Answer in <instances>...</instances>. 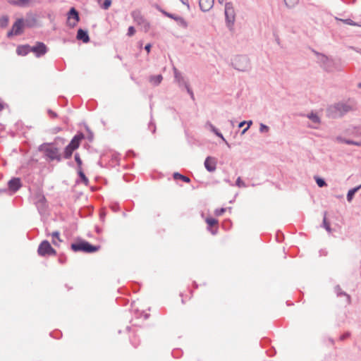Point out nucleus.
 <instances>
[{
	"label": "nucleus",
	"mask_w": 361,
	"mask_h": 361,
	"mask_svg": "<svg viewBox=\"0 0 361 361\" xmlns=\"http://www.w3.org/2000/svg\"><path fill=\"white\" fill-rule=\"evenodd\" d=\"M13 35H14V31L13 29H11V30H10L8 33H7V37H11Z\"/></svg>",
	"instance_id": "603ef678"
},
{
	"label": "nucleus",
	"mask_w": 361,
	"mask_h": 361,
	"mask_svg": "<svg viewBox=\"0 0 361 361\" xmlns=\"http://www.w3.org/2000/svg\"><path fill=\"white\" fill-rule=\"evenodd\" d=\"M59 235L60 233L59 231H54L51 233L52 243L56 246H59V243L61 242Z\"/></svg>",
	"instance_id": "a878e982"
},
{
	"label": "nucleus",
	"mask_w": 361,
	"mask_h": 361,
	"mask_svg": "<svg viewBox=\"0 0 361 361\" xmlns=\"http://www.w3.org/2000/svg\"><path fill=\"white\" fill-rule=\"evenodd\" d=\"M75 160L78 164V169H81L82 160L78 154H75Z\"/></svg>",
	"instance_id": "a19ab883"
},
{
	"label": "nucleus",
	"mask_w": 361,
	"mask_h": 361,
	"mask_svg": "<svg viewBox=\"0 0 361 361\" xmlns=\"http://www.w3.org/2000/svg\"><path fill=\"white\" fill-rule=\"evenodd\" d=\"M245 123H246V121H245L240 122V123L238 124V128H243Z\"/></svg>",
	"instance_id": "864d4df0"
},
{
	"label": "nucleus",
	"mask_w": 361,
	"mask_h": 361,
	"mask_svg": "<svg viewBox=\"0 0 361 361\" xmlns=\"http://www.w3.org/2000/svg\"><path fill=\"white\" fill-rule=\"evenodd\" d=\"M184 86L185 87V88H186V90H187L188 92L191 95V97H193V92H192V91L190 90V87H189L188 84L187 82H185Z\"/></svg>",
	"instance_id": "de8ad7c7"
},
{
	"label": "nucleus",
	"mask_w": 361,
	"mask_h": 361,
	"mask_svg": "<svg viewBox=\"0 0 361 361\" xmlns=\"http://www.w3.org/2000/svg\"><path fill=\"white\" fill-rule=\"evenodd\" d=\"M217 160L214 157H207L204 161V167L209 172H214L216 169Z\"/></svg>",
	"instance_id": "4468645a"
},
{
	"label": "nucleus",
	"mask_w": 361,
	"mask_h": 361,
	"mask_svg": "<svg viewBox=\"0 0 361 361\" xmlns=\"http://www.w3.org/2000/svg\"><path fill=\"white\" fill-rule=\"evenodd\" d=\"M317 62L326 71H331L334 68V61L327 56L316 52Z\"/></svg>",
	"instance_id": "423d86ee"
},
{
	"label": "nucleus",
	"mask_w": 361,
	"mask_h": 361,
	"mask_svg": "<svg viewBox=\"0 0 361 361\" xmlns=\"http://www.w3.org/2000/svg\"><path fill=\"white\" fill-rule=\"evenodd\" d=\"M133 17L136 23L141 26V29L147 32L149 30L150 25L138 12H133Z\"/></svg>",
	"instance_id": "6e6552de"
},
{
	"label": "nucleus",
	"mask_w": 361,
	"mask_h": 361,
	"mask_svg": "<svg viewBox=\"0 0 361 361\" xmlns=\"http://www.w3.org/2000/svg\"><path fill=\"white\" fill-rule=\"evenodd\" d=\"M353 110V102H340L329 106L326 109L327 116L333 118H341L348 112Z\"/></svg>",
	"instance_id": "f257e3e1"
},
{
	"label": "nucleus",
	"mask_w": 361,
	"mask_h": 361,
	"mask_svg": "<svg viewBox=\"0 0 361 361\" xmlns=\"http://www.w3.org/2000/svg\"><path fill=\"white\" fill-rule=\"evenodd\" d=\"M48 113H49V114L51 116H52V117H54V118H55V117H56V116H57V114H56L55 112H54L53 111H51V110H49V111H48Z\"/></svg>",
	"instance_id": "3c124183"
},
{
	"label": "nucleus",
	"mask_w": 361,
	"mask_h": 361,
	"mask_svg": "<svg viewBox=\"0 0 361 361\" xmlns=\"http://www.w3.org/2000/svg\"><path fill=\"white\" fill-rule=\"evenodd\" d=\"M8 185L10 190L12 192H16L21 187L20 179L18 178H13L8 181Z\"/></svg>",
	"instance_id": "6ab92c4d"
},
{
	"label": "nucleus",
	"mask_w": 361,
	"mask_h": 361,
	"mask_svg": "<svg viewBox=\"0 0 361 361\" xmlns=\"http://www.w3.org/2000/svg\"><path fill=\"white\" fill-rule=\"evenodd\" d=\"M77 39L78 40L82 41L84 43L89 42L90 37H89L87 31L84 30L82 29H79L77 32Z\"/></svg>",
	"instance_id": "412c9836"
},
{
	"label": "nucleus",
	"mask_w": 361,
	"mask_h": 361,
	"mask_svg": "<svg viewBox=\"0 0 361 361\" xmlns=\"http://www.w3.org/2000/svg\"><path fill=\"white\" fill-rule=\"evenodd\" d=\"M181 1V3L184 5H185L188 8V10L190 11V5H189V3H188V0H180Z\"/></svg>",
	"instance_id": "09e8293b"
},
{
	"label": "nucleus",
	"mask_w": 361,
	"mask_h": 361,
	"mask_svg": "<svg viewBox=\"0 0 361 361\" xmlns=\"http://www.w3.org/2000/svg\"><path fill=\"white\" fill-rule=\"evenodd\" d=\"M173 73L175 80L178 82L179 85H184L185 82H186L184 80V78L182 76L181 73L177 70L176 68L173 67Z\"/></svg>",
	"instance_id": "4be33fe9"
},
{
	"label": "nucleus",
	"mask_w": 361,
	"mask_h": 361,
	"mask_svg": "<svg viewBox=\"0 0 361 361\" xmlns=\"http://www.w3.org/2000/svg\"><path fill=\"white\" fill-rule=\"evenodd\" d=\"M78 174H79V176L80 177V178L82 179V180L83 181V183L87 185L88 184L89 180H88L87 178L85 176V175L84 174V173L82 171L81 169H79Z\"/></svg>",
	"instance_id": "f704fd0d"
},
{
	"label": "nucleus",
	"mask_w": 361,
	"mask_h": 361,
	"mask_svg": "<svg viewBox=\"0 0 361 361\" xmlns=\"http://www.w3.org/2000/svg\"><path fill=\"white\" fill-rule=\"evenodd\" d=\"M30 51H31V46H30V45L19 46L16 49L17 54L18 55H21V56H25Z\"/></svg>",
	"instance_id": "5701e85b"
},
{
	"label": "nucleus",
	"mask_w": 361,
	"mask_h": 361,
	"mask_svg": "<svg viewBox=\"0 0 361 361\" xmlns=\"http://www.w3.org/2000/svg\"><path fill=\"white\" fill-rule=\"evenodd\" d=\"M83 138H84V135L82 133H79L73 137L71 142L68 145L70 147V148H73V149H76L79 147L80 141Z\"/></svg>",
	"instance_id": "a211bd4d"
},
{
	"label": "nucleus",
	"mask_w": 361,
	"mask_h": 361,
	"mask_svg": "<svg viewBox=\"0 0 361 361\" xmlns=\"http://www.w3.org/2000/svg\"><path fill=\"white\" fill-rule=\"evenodd\" d=\"M357 86L358 87L361 88V82L358 83Z\"/></svg>",
	"instance_id": "0e129e2a"
},
{
	"label": "nucleus",
	"mask_w": 361,
	"mask_h": 361,
	"mask_svg": "<svg viewBox=\"0 0 361 361\" xmlns=\"http://www.w3.org/2000/svg\"><path fill=\"white\" fill-rule=\"evenodd\" d=\"M39 149L41 151H44L46 157L49 158L51 161L61 160V155L59 154L58 148L52 147L48 144H44L40 146Z\"/></svg>",
	"instance_id": "39448f33"
},
{
	"label": "nucleus",
	"mask_w": 361,
	"mask_h": 361,
	"mask_svg": "<svg viewBox=\"0 0 361 361\" xmlns=\"http://www.w3.org/2000/svg\"><path fill=\"white\" fill-rule=\"evenodd\" d=\"M74 150H75V149L70 148V147L68 145H67L64 150V157L66 159H69L72 156V154Z\"/></svg>",
	"instance_id": "c756f323"
},
{
	"label": "nucleus",
	"mask_w": 361,
	"mask_h": 361,
	"mask_svg": "<svg viewBox=\"0 0 361 361\" xmlns=\"http://www.w3.org/2000/svg\"><path fill=\"white\" fill-rule=\"evenodd\" d=\"M8 17L5 16L0 18V27H5L8 25Z\"/></svg>",
	"instance_id": "473e14b6"
},
{
	"label": "nucleus",
	"mask_w": 361,
	"mask_h": 361,
	"mask_svg": "<svg viewBox=\"0 0 361 361\" xmlns=\"http://www.w3.org/2000/svg\"><path fill=\"white\" fill-rule=\"evenodd\" d=\"M135 33V30L134 27H133V26H130V27H128L127 35H128L129 37H131V36H133Z\"/></svg>",
	"instance_id": "37998d69"
},
{
	"label": "nucleus",
	"mask_w": 361,
	"mask_h": 361,
	"mask_svg": "<svg viewBox=\"0 0 361 361\" xmlns=\"http://www.w3.org/2000/svg\"><path fill=\"white\" fill-rule=\"evenodd\" d=\"M160 11L166 16L171 18V19H173L174 20H176L178 23V25L179 26H180L181 27H183V28H187L188 26V23H187V21L182 17L180 16H176L174 14H172V13H168L164 10H161L160 9Z\"/></svg>",
	"instance_id": "f8f14e48"
},
{
	"label": "nucleus",
	"mask_w": 361,
	"mask_h": 361,
	"mask_svg": "<svg viewBox=\"0 0 361 361\" xmlns=\"http://www.w3.org/2000/svg\"><path fill=\"white\" fill-rule=\"evenodd\" d=\"M247 125V128H250V127L251 126V125L252 124V121H246V123Z\"/></svg>",
	"instance_id": "4d7b16f0"
},
{
	"label": "nucleus",
	"mask_w": 361,
	"mask_h": 361,
	"mask_svg": "<svg viewBox=\"0 0 361 361\" xmlns=\"http://www.w3.org/2000/svg\"><path fill=\"white\" fill-rule=\"evenodd\" d=\"M338 140H339L340 141L343 142H345V144H348V145H356V146H360L361 145V142H360L353 141V140H347V139H343L341 137H338Z\"/></svg>",
	"instance_id": "cd10ccee"
},
{
	"label": "nucleus",
	"mask_w": 361,
	"mask_h": 361,
	"mask_svg": "<svg viewBox=\"0 0 361 361\" xmlns=\"http://www.w3.org/2000/svg\"><path fill=\"white\" fill-rule=\"evenodd\" d=\"M151 126H154L153 130H152V133H154V132H155V130H156V127L154 126V123H153L152 121L149 123V127L150 128V127H151Z\"/></svg>",
	"instance_id": "5fc2aeb1"
},
{
	"label": "nucleus",
	"mask_w": 361,
	"mask_h": 361,
	"mask_svg": "<svg viewBox=\"0 0 361 361\" xmlns=\"http://www.w3.org/2000/svg\"><path fill=\"white\" fill-rule=\"evenodd\" d=\"M173 178L175 179H180L185 183H189L190 181V180L188 177L183 176L178 173H174Z\"/></svg>",
	"instance_id": "7c9ffc66"
},
{
	"label": "nucleus",
	"mask_w": 361,
	"mask_h": 361,
	"mask_svg": "<svg viewBox=\"0 0 361 361\" xmlns=\"http://www.w3.org/2000/svg\"><path fill=\"white\" fill-rule=\"evenodd\" d=\"M80 20L79 13L75 8H71L68 13L67 24L71 27H74Z\"/></svg>",
	"instance_id": "1a4fd4ad"
},
{
	"label": "nucleus",
	"mask_w": 361,
	"mask_h": 361,
	"mask_svg": "<svg viewBox=\"0 0 361 361\" xmlns=\"http://www.w3.org/2000/svg\"><path fill=\"white\" fill-rule=\"evenodd\" d=\"M335 291H336V293L338 296L344 295L345 297V298H346V302L348 304H350V295H348L347 293L341 291V289L339 286H336Z\"/></svg>",
	"instance_id": "bb28decb"
},
{
	"label": "nucleus",
	"mask_w": 361,
	"mask_h": 361,
	"mask_svg": "<svg viewBox=\"0 0 361 361\" xmlns=\"http://www.w3.org/2000/svg\"><path fill=\"white\" fill-rule=\"evenodd\" d=\"M4 109V104L0 103V111Z\"/></svg>",
	"instance_id": "052dcab7"
},
{
	"label": "nucleus",
	"mask_w": 361,
	"mask_h": 361,
	"mask_svg": "<svg viewBox=\"0 0 361 361\" xmlns=\"http://www.w3.org/2000/svg\"><path fill=\"white\" fill-rule=\"evenodd\" d=\"M151 47H152V45L150 44H147L145 47V49L147 51V53H149L150 52V50H151Z\"/></svg>",
	"instance_id": "8fccbe9b"
},
{
	"label": "nucleus",
	"mask_w": 361,
	"mask_h": 361,
	"mask_svg": "<svg viewBox=\"0 0 361 361\" xmlns=\"http://www.w3.org/2000/svg\"><path fill=\"white\" fill-rule=\"evenodd\" d=\"M23 19L25 27H33L37 25V20L36 15L31 12L27 13Z\"/></svg>",
	"instance_id": "ddd939ff"
},
{
	"label": "nucleus",
	"mask_w": 361,
	"mask_h": 361,
	"mask_svg": "<svg viewBox=\"0 0 361 361\" xmlns=\"http://www.w3.org/2000/svg\"><path fill=\"white\" fill-rule=\"evenodd\" d=\"M336 20H341L342 21L343 23L347 24V25H353V26H359V27H361V24H359V23H357L355 22H354L353 20H352L351 19H338V18H336Z\"/></svg>",
	"instance_id": "c85d7f7f"
},
{
	"label": "nucleus",
	"mask_w": 361,
	"mask_h": 361,
	"mask_svg": "<svg viewBox=\"0 0 361 361\" xmlns=\"http://www.w3.org/2000/svg\"><path fill=\"white\" fill-rule=\"evenodd\" d=\"M215 135H216V136H218L219 137H220V138H221L224 142H226V145H228V142H226V140H225L224 137L223 136V135H222V134H221L219 130L215 133Z\"/></svg>",
	"instance_id": "49530a36"
},
{
	"label": "nucleus",
	"mask_w": 361,
	"mask_h": 361,
	"mask_svg": "<svg viewBox=\"0 0 361 361\" xmlns=\"http://www.w3.org/2000/svg\"><path fill=\"white\" fill-rule=\"evenodd\" d=\"M224 13L226 26L232 32L234 30L233 27L235 20V13L232 3L228 2L225 4Z\"/></svg>",
	"instance_id": "7ed1b4c3"
},
{
	"label": "nucleus",
	"mask_w": 361,
	"mask_h": 361,
	"mask_svg": "<svg viewBox=\"0 0 361 361\" xmlns=\"http://www.w3.org/2000/svg\"><path fill=\"white\" fill-rule=\"evenodd\" d=\"M226 211V209L224 208H221L219 209H216L215 211V214L216 216H221V214H223Z\"/></svg>",
	"instance_id": "c03bdc74"
},
{
	"label": "nucleus",
	"mask_w": 361,
	"mask_h": 361,
	"mask_svg": "<svg viewBox=\"0 0 361 361\" xmlns=\"http://www.w3.org/2000/svg\"><path fill=\"white\" fill-rule=\"evenodd\" d=\"M235 185L239 188H245V183L241 180L240 177H238L236 180Z\"/></svg>",
	"instance_id": "58836bf2"
},
{
	"label": "nucleus",
	"mask_w": 361,
	"mask_h": 361,
	"mask_svg": "<svg viewBox=\"0 0 361 361\" xmlns=\"http://www.w3.org/2000/svg\"><path fill=\"white\" fill-rule=\"evenodd\" d=\"M214 0H199L200 9L203 12L209 11L214 6Z\"/></svg>",
	"instance_id": "f3484780"
},
{
	"label": "nucleus",
	"mask_w": 361,
	"mask_h": 361,
	"mask_svg": "<svg viewBox=\"0 0 361 361\" xmlns=\"http://www.w3.org/2000/svg\"><path fill=\"white\" fill-rule=\"evenodd\" d=\"M38 254L41 256L54 255L56 251L52 248L47 240H43L38 247Z\"/></svg>",
	"instance_id": "0eeeda50"
},
{
	"label": "nucleus",
	"mask_w": 361,
	"mask_h": 361,
	"mask_svg": "<svg viewBox=\"0 0 361 361\" xmlns=\"http://www.w3.org/2000/svg\"><path fill=\"white\" fill-rule=\"evenodd\" d=\"M206 221L209 226H213L217 224V221L213 218H207Z\"/></svg>",
	"instance_id": "ea45409f"
},
{
	"label": "nucleus",
	"mask_w": 361,
	"mask_h": 361,
	"mask_svg": "<svg viewBox=\"0 0 361 361\" xmlns=\"http://www.w3.org/2000/svg\"><path fill=\"white\" fill-rule=\"evenodd\" d=\"M354 51H355L356 52L359 53L360 54H361V49H357V48H355V47H351Z\"/></svg>",
	"instance_id": "6e6d98bb"
},
{
	"label": "nucleus",
	"mask_w": 361,
	"mask_h": 361,
	"mask_svg": "<svg viewBox=\"0 0 361 361\" xmlns=\"http://www.w3.org/2000/svg\"><path fill=\"white\" fill-rule=\"evenodd\" d=\"M31 51L33 52L37 57H40L47 52V47L43 42H37L35 45L31 47Z\"/></svg>",
	"instance_id": "9b49d317"
},
{
	"label": "nucleus",
	"mask_w": 361,
	"mask_h": 361,
	"mask_svg": "<svg viewBox=\"0 0 361 361\" xmlns=\"http://www.w3.org/2000/svg\"><path fill=\"white\" fill-rule=\"evenodd\" d=\"M361 188V185L355 187L353 189H350L347 194V200L350 202L355 195V194Z\"/></svg>",
	"instance_id": "393cba45"
},
{
	"label": "nucleus",
	"mask_w": 361,
	"mask_h": 361,
	"mask_svg": "<svg viewBox=\"0 0 361 361\" xmlns=\"http://www.w3.org/2000/svg\"><path fill=\"white\" fill-rule=\"evenodd\" d=\"M307 118H308L313 123V125H310L309 126L313 128H317V126L320 123V118L319 116L314 112H311L306 115Z\"/></svg>",
	"instance_id": "aec40b11"
},
{
	"label": "nucleus",
	"mask_w": 361,
	"mask_h": 361,
	"mask_svg": "<svg viewBox=\"0 0 361 361\" xmlns=\"http://www.w3.org/2000/svg\"><path fill=\"white\" fill-rule=\"evenodd\" d=\"M206 127L208 128L214 134L218 131V129L216 128L210 122H207L206 123Z\"/></svg>",
	"instance_id": "4c0bfd02"
},
{
	"label": "nucleus",
	"mask_w": 361,
	"mask_h": 361,
	"mask_svg": "<svg viewBox=\"0 0 361 361\" xmlns=\"http://www.w3.org/2000/svg\"><path fill=\"white\" fill-rule=\"evenodd\" d=\"M24 27V19L18 18L12 26V29L14 31V35H20V34H22Z\"/></svg>",
	"instance_id": "dca6fc26"
},
{
	"label": "nucleus",
	"mask_w": 361,
	"mask_h": 361,
	"mask_svg": "<svg viewBox=\"0 0 361 361\" xmlns=\"http://www.w3.org/2000/svg\"><path fill=\"white\" fill-rule=\"evenodd\" d=\"M162 80L163 77L160 74L157 75H151L149 78V82L155 86L159 85L161 82Z\"/></svg>",
	"instance_id": "b1692460"
},
{
	"label": "nucleus",
	"mask_w": 361,
	"mask_h": 361,
	"mask_svg": "<svg viewBox=\"0 0 361 361\" xmlns=\"http://www.w3.org/2000/svg\"><path fill=\"white\" fill-rule=\"evenodd\" d=\"M269 130V126H267V125H265L264 123H260L259 131L261 133H268Z\"/></svg>",
	"instance_id": "c9c22d12"
},
{
	"label": "nucleus",
	"mask_w": 361,
	"mask_h": 361,
	"mask_svg": "<svg viewBox=\"0 0 361 361\" xmlns=\"http://www.w3.org/2000/svg\"><path fill=\"white\" fill-rule=\"evenodd\" d=\"M35 203L40 212L46 208V199L40 191H37L34 196Z\"/></svg>",
	"instance_id": "9d476101"
},
{
	"label": "nucleus",
	"mask_w": 361,
	"mask_h": 361,
	"mask_svg": "<svg viewBox=\"0 0 361 361\" xmlns=\"http://www.w3.org/2000/svg\"><path fill=\"white\" fill-rule=\"evenodd\" d=\"M71 249L75 252L92 253L98 251L99 246L92 245L85 240H79L71 245Z\"/></svg>",
	"instance_id": "f03ea898"
},
{
	"label": "nucleus",
	"mask_w": 361,
	"mask_h": 361,
	"mask_svg": "<svg viewBox=\"0 0 361 361\" xmlns=\"http://www.w3.org/2000/svg\"><path fill=\"white\" fill-rule=\"evenodd\" d=\"M329 343H330L331 345H334V343H335V341H334V340L332 338H329Z\"/></svg>",
	"instance_id": "13d9d810"
},
{
	"label": "nucleus",
	"mask_w": 361,
	"mask_h": 361,
	"mask_svg": "<svg viewBox=\"0 0 361 361\" xmlns=\"http://www.w3.org/2000/svg\"><path fill=\"white\" fill-rule=\"evenodd\" d=\"M230 123H231V126H233V125H234L233 121H230Z\"/></svg>",
	"instance_id": "e2e57ef3"
},
{
	"label": "nucleus",
	"mask_w": 361,
	"mask_h": 361,
	"mask_svg": "<svg viewBox=\"0 0 361 361\" xmlns=\"http://www.w3.org/2000/svg\"><path fill=\"white\" fill-rule=\"evenodd\" d=\"M283 1L285 2L286 6L288 8H293L299 3V0H283Z\"/></svg>",
	"instance_id": "2f4dec72"
},
{
	"label": "nucleus",
	"mask_w": 361,
	"mask_h": 361,
	"mask_svg": "<svg viewBox=\"0 0 361 361\" xmlns=\"http://www.w3.org/2000/svg\"><path fill=\"white\" fill-rule=\"evenodd\" d=\"M218 2H219L220 4H223V3L224 2V0H218Z\"/></svg>",
	"instance_id": "680f3d73"
},
{
	"label": "nucleus",
	"mask_w": 361,
	"mask_h": 361,
	"mask_svg": "<svg viewBox=\"0 0 361 361\" xmlns=\"http://www.w3.org/2000/svg\"><path fill=\"white\" fill-rule=\"evenodd\" d=\"M350 334L349 332H346L340 336V340L344 341L346 338H348L350 336Z\"/></svg>",
	"instance_id": "a18cd8bd"
},
{
	"label": "nucleus",
	"mask_w": 361,
	"mask_h": 361,
	"mask_svg": "<svg viewBox=\"0 0 361 361\" xmlns=\"http://www.w3.org/2000/svg\"><path fill=\"white\" fill-rule=\"evenodd\" d=\"M235 69L240 71H246L250 68V63L248 57L240 55L235 57L232 63Z\"/></svg>",
	"instance_id": "20e7f679"
},
{
	"label": "nucleus",
	"mask_w": 361,
	"mask_h": 361,
	"mask_svg": "<svg viewBox=\"0 0 361 361\" xmlns=\"http://www.w3.org/2000/svg\"><path fill=\"white\" fill-rule=\"evenodd\" d=\"M142 46V42H140V47H141Z\"/></svg>",
	"instance_id": "69168bd1"
},
{
	"label": "nucleus",
	"mask_w": 361,
	"mask_h": 361,
	"mask_svg": "<svg viewBox=\"0 0 361 361\" xmlns=\"http://www.w3.org/2000/svg\"><path fill=\"white\" fill-rule=\"evenodd\" d=\"M316 183H317V185L320 188L326 185L325 180L321 178H317Z\"/></svg>",
	"instance_id": "e433bc0d"
},
{
	"label": "nucleus",
	"mask_w": 361,
	"mask_h": 361,
	"mask_svg": "<svg viewBox=\"0 0 361 361\" xmlns=\"http://www.w3.org/2000/svg\"><path fill=\"white\" fill-rule=\"evenodd\" d=\"M249 128H247V127H246L245 129H243L241 132V134L243 135L245 134L247 130H248Z\"/></svg>",
	"instance_id": "bf43d9fd"
},
{
	"label": "nucleus",
	"mask_w": 361,
	"mask_h": 361,
	"mask_svg": "<svg viewBox=\"0 0 361 361\" xmlns=\"http://www.w3.org/2000/svg\"><path fill=\"white\" fill-rule=\"evenodd\" d=\"M326 212H324V219H323V226L324 228L328 231V232H331V228L330 227V225L328 223L327 220H326Z\"/></svg>",
	"instance_id": "72a5a7b5"
},
{
	"label": "nucleus",
	"mask_w": 361,
	"mask_h": 361,
	"mask_svg": "<svg viewBox=\"0 0 361 361\" xmlns=\"http://www.w3.org/2000/svg\"><path fill=\"white\" fill-rule=\"evenodd\" d=\"M111 4V0H105L102 7V8L107 10L110 7Z\"/></svg>",
	"instance_id": "79ce46f5"
},
{
	"label": "nucleus",
	"mask_w": 361,
	"mask_h": 361,
	"mask_svg": "<svg viewBox=\"0 0 361 361\" xmlns=\"http://www.w3.org/2000/svg\"><path fill=\"white\" fill-rule=\"evenodd\" d=\"M8 2L12 5L22 8L31 7L35 4L34 0H8Z\"/></svg>",
	"instance_id": "2eb2a0df"
}]
</instances>
